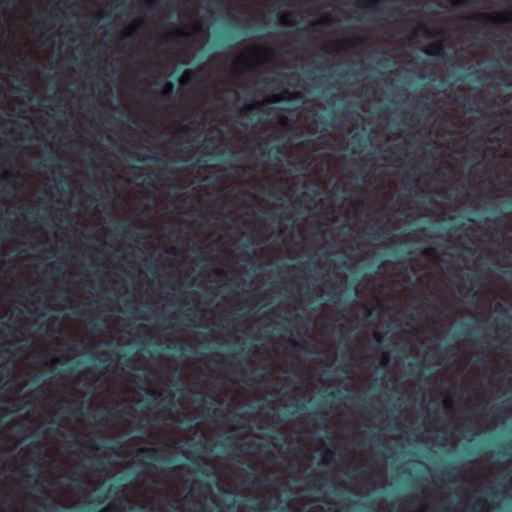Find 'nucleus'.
Here are the masks:
<instances>
[{
  "label": "nucleus",
  "instance_id": "f257e3e1",
  "mask_svg": "<svg viewBox=\"0 0 512 512\" xmlns=\"http://www.w3.org/2000/svg\"><path fill=\"white\" fill-rule=\"evenodd\" d=\"M471 19L479 23H511L512 11H506L498 14L480 12L473 14Z\"/></svg>",
  "mask_w": 512,
  "mask_h": 512
},
{
  "label": "nucleus",
  "instance_id": "f03ea898",
  "mask_svg": "<svg viewBox=\"0 0 512 512\" xmlns=\"http://www.w3.org/2000/svg\"><path fill=\"white\" fill-rule=\"evenodd\" d=\"M114 230L118 235L129 240L133 239V236H136L137 241L144 240L147 238V235L144 233L136 234L132 229V223L127 225L115 224Z\"/></svg>",
  "mask_w": 512,
  "mask_h": 512
},
{
  "label": "nucleus",
  "instance_id": "7ed1b4c3",
  "mask_svg": "<svg viewBox=\"0 0 512 512\" xmlns=\"http://www.w3.org/2000/svg\"><path fill=\"white\" fill-rule=\"evenodd\" d=\"M140 451L141 452L152 451L153 455L150 457V459L153 462L157 463L158 465L167 467L172 463V460L170 458H168L165 455H161L160 451L156 448L144 447V448H141Z\"/></svg>",
  "mask_w": 512,
  "mask_h": 512
},
{
  "label": "nucleus",
  "instance_id": "20e7f679",
  "mask_svg": "<svg viewBox=\"0 0 512 512\" xmlns=\"http://www.w3.org/2000/svg\"><path fill=\"white\" fill-rule=\"evenodd\" d=\"M37 428L34 426V450H33V453H34V494L36 493V477H38V458H39V455H40V448H39V445L37 443ZM34 512H36V510L34 509Z\"/></svg>",
  "mask_w": 512,
  "mask_h": 512
},
{
  "label": "nucleus",
  "instance_id": "39448f33",
  "mask_svg": "<svg viewBox=\"0 0 512 512\" xmlns=\"http://www.w3.org/2000/svg\"><path fill=\"white\" fill-rule=\"evenodd\" d=\"M37 354H38V348H37L36 341L34 340V374H33V377H34V392H36V384L39 382V374L36 371L37 357H38ZM35 397H36V393H34V398ZM36 414H37V406H36V403L34 402V424L37 421V415Z\"/></svg>",
  "mask_w": 512,
  "mask_h": 512
},
{
  "label": "nucleus",
  "instance_id": "423d86ee",
  "mask_svg": "<svg viewBox=\"0 0 512 512\" xmlns=\"http://www.w3.org/2000/svg\"><path fill=\"white\" fill-rule=\"evenodd\" d=\"M185 36V32L183 30H173L168 32L164 36V40L167 43H181L182 38Z\"/></svg>",
  "mask_w": 512,
  "mask_h": 512
},
{
  "label": "nucleus",
  "instance_id": "0eeeda50",
  "mask_svg": "<svg viewBox=\"0 0 512 512\" xmlns=\"http://www.w3.org/2000/svg\"><path fill=\"white\" fill-rule=\"evenodd\" d=\"M444 52V46L441 42H433L428 45L426 53L429 56L438 57Z\"/></svg>",
  "mask_w": 512,
  "mask_h": 512
},
{
  "label": "nucleus",
  "instance_id": "6e6552de",
  "mask_svg": "<svg viewBox=\"0 0 512 512\" xmlns=\"http://www.w3.org/2000/svg\"><path fill=\"white\" fill-rule=\"evenodd\" d=\"M201 146L205 148H209V154L215 155L219 146L215 143L213 137H203L201 140Z\"/></svg>",
  "mask_w": 512,
  "mask_h": 512
},
{
  "label": "nucleus",
  "instance_id": "1a4fd4ad",
  "mask_svg": "<svg viewBox=\"0 0 512 512\" xmlns=\"http://www.w3.org/2000/svg\"><path fill=\"white\" fill-rule=\"evenodd\" d=\"M243 465L246 466V473L249 477H252V480H251V485H254L255 482H256V473L259 472V467L256 463L252 462V461H248V462H243L242 463Z\"/></svg>",
  "mask_w": 512,
  "mask_h": 512
},
{
  "label": "nucleus",
  "instance_id": "9d476101",
  "mask_svg": "<svg viewBox=\"0 0 512 512\" xmlns=\"http://www.w3.org/2000/svg\"><path fill=\"white\" fill-rule=\"evenodd\" d=\"M265 373V367H261L260 369L249 368L244 370V375L251 379H255L258 376H263Z\"/></svg>",
  "mask_w": 512,
  "mask_h": 512
},
{
  "label": "nucleus",
  "instance_id": "9b49d317",
  "mask_svg": "<svg viewBox=\"0 0 512 512\" xmlns=\"http://www.w3.org/2000/svg\"><path fill=\"white\" fill-rule=\"evenodd\" d=\"M284 144H275L270 149V155L274 157L276 160H279L277 155H283L284 154Z\"/></svg>",
  "mask_w": 512,
  "mask_h": 512
},
{
  "label": "nucleus",
  "instance_id": "f8f14e48",
  "mask_svg": "<svg viewBox=\"0 0 512 512\" xmlns=\"http://www.w3.org/2000/svg\"><path fill=\"white\" fill-rule=\"evenodd\" d=\"M141 26V21L137 20L132 23V25L129 28V31L125 33L124 37L129 39L135 38V31L138 30Z\"/></svg>",
  "mask_w": 512,
  "mask_h": 512
},
{
  "label": "nucleus",
  "instance_id": "ddd939ff",
  "mask_svg": "<svg viewBox=\"0 0 512 512\" xmlns=\"http://www.w3.org/2000/svg\"><path fill=\"white\" fill-rule=\"evenodd\" d=\"M49 99L55 101L57 103L58 107H65V108L70 107L69 103L64 98H62L61 96H58L56 94L49 96Z\"/></svg>",
  "mask_w": 512,
  "mask_h": 512
},
{
  "label": "nucleus",
  "instance_id": "4468645a",
  "mask_svg": "<svg viewBox=\"0 0 512 512\" xmlns=\"http://www.w3.org/2000/svg\"><path fill=\"white\" fill-rule=\"evenodd\" d=\"M55 220L59 223H62L66 220H68V215L65 213L63 208H57L56 214H55Z\"/></svg>",
  "mask_w": 512,
  "mask_h": 512
},
{
  "label": "nucleus",
  "instance_id": "2eb2a0df",
  "mask_svg": "<svg viewBox=\"0 0 512 512\" xmlns=\"http://www.w3.org/2000/svg\"><path fill=\"white\" fill-rule=\"evenodd\" d=\"M381 0H359L358 4L361 7H369L374 8L377 7L380 4Z\"/></svg>",
  "mask_w": 512,
  "mask_h": 512
},
{
  "label": "nucleus",
  "instance_id": "dca6fc26",
  "mask_svg": "<svg viewBox=\"0 0 512 512\" xmlns=\"http://www.w3.org/2000/svg\"><path fill=\"white\" fill-rule=\"evenodd\" d=\"M374 338H375L376 342L380 345L385 344V341L387 339H391V337H387V335L385 333L380 332V331L374 332Z\"/></svg>",
  "mask_w": 512,
  "mask_h": 512
},
{
  "label": "nucleus",
  "instance_id": "f3484780",
  "mask_svg": "<svg viewBox=\"0 0 512 512\" xmlns=\"http://www.w3.org/2000/svg\"><path fill=\"white\" fill-rule=\"evenodd\" d=\"M487 508V503L483 499H478L475 506L472 509V512H484V509Z\"/></svg>",
  "mask_w": 512,
  "mask_h": 512
},
{
  "label": "nucleus",
  "instance_id": "a211bd4d",
  "mask_svg": "<svg viewBox=\"0 0 512 512\" xmlns=\"http://www.w3.org/2000/svg\"><path fill=\"white\" fill-rule=\"evenodd\" d=\"M175 90V85L171 81H165L163 84V94L170 95Z\"/></svg>",
  "mask_w": 512,
  "mask_h": 512
},
{
  "label": "nucleus",
  "instance_id": "6ab92c4d",
  "mask_svg": "<svg viewBox=\"0 0 512 512\" xmlns=\"http://www.w3.org/2000/svg\"><path fill=\"white\" fill-rule=\"evenodd\" d=\"M248 63V56L245 54L240 55L234 62V67H243L246 66Z\"/></svg>",
  "mask_w": 512,
  "mask_h": 512
},
{
  "label": "nucleus",
  "instance_id": "aec40b11",
  "mask_svg": "<svg viewBox=\"0 0 512 512\" xmlns=\"http://www.w3.org/2000/svg\"><path fill=\"white\" fill-rule=\"evenodd\" d=\"M291 342L294 346L300 347L302 350H310L311 348V344L307 341L300 342L297 339H293Z\"/></svg>",
  "mask_w": 512,
  "mask_h": 512
},
{
  "label": "nucleus",
  "instance_id": "412c9836",
  "mask_svg": "<svg viewBox=\"0 0 512 512\" xmlns=\"http://www.w3.org/2000/svg\"><path fill=\"white\" fill-rule=\"evenodd\" d=\"M490 214L495 216V221H501L505 217V213L501 209H491Z\"/></svg>",
  "mask_w": 512,
  "mask_h": 512
},
{
  "label": "nucleus",
  "instance_id": "4be33fe9",
  "mask_svg": "<svg viewBox=\"0 0 512 512\" xmlns=\"http://www.w3.org/2000/svg\"><path fill=\"white\" fill-rule=\"evenodd\" d=\"M33 71H34V76H35L36 73L38 72V59L36 56V43L35 42H34V68H33ZM37 93H38L37 88L34 85V99L36 98Z\"/></svg>",
  "mask_w": 512,
  "mask_h": 512
},
{
  "label": "nucleus",
  "instance_id": "5701e85b",
  "mask_svg": "<svg viewBox=\"0 0 512 512\" xmlns=\"http://www.w3.org/2000/svg\"><path fill=\"white\" fill-rule=\"evenodd\" d=\"M130 363H131V359H130V358H128V357H126V356H121V357H119V362H118V364H119L123 369H125V368L129 367Z\"/></svg>",
  "mask_w": 512,
  "mask_h": 512
},
{
  "label": "nucleus",
  "instance_id": "b1692460",
  "mask_svg": "<svg viewBox=\"0 0 512 512\" xmlns=\"http://www.w3.org/2000/svg\"><path fill=\"white\" fill-rule=\"evenodd\" d=\"M147 5L151 10H158L161 7L160 0H148Z\"/></svg>",
  "mask_w": 512,
  "mask_h": 512
},
{
  "label": "nucleus",
  "instance_id": "393cba45",
  "mask_svg": "<svg viewBox=\"0 0 512 512\" xmlns=\"http://www.w3.org/2000/svg\"><path fill=\"white\" fill-rule=\"evenodd\" d=\"M262 54H270V52L266 49V48H263V47H255L254 50H253V55L254 56H260Z\"/></svg>",
  "mask_w": 512,
  "mask_h": 512
},
{
  "label": "nucleus",
  "instance_id": "a878e982",
  "mask_svg": "<svg viewBox=\"0 0 512 512\" xmlns=\"http://www.w3.org/2000/svg\"><path fill=\"white\" fill-rule=\"evenodd\" d=\"M326 415L327 414L325 412L315 411V412H313L312 418L318 419V420H320V422H325L326 421Z\"/></svg>",
  "mask_w": 512,
  "mask_h": 512
},
{
  "label": "nucleus",
  "instance_id": "bb28decb",
  "mask_svg": "<svg viewBox=\"0 0 512 512\" xmlns=\"http://www.w3.org/2000/svg\"><path fill=\"white\" fill-rule=\"evenodd\" d=\"M120 446H121V442H120V440H114V441L111 443V445H110L109 447L117 449V448H119ZM106 447H108V446H107V445H104V444H100V445H98V446L96 447V449H101V448H106Z\"/></svg>",
  "mask_w": 512,
  "mask_h": 512
},
{
  "label": "nucleus",
  "instance_id": "cd10ccee",
  "mask_svg": "<svg viewBox=\"0 0 512 512\" xmlns=\"http://www.w3.org/2000/svg\"><path fill=\"white\" fill-rule=\"evenodd\" d=\"M9 354V350L7 349V343H4L0 347V359H5Z\"/></svg>",
  "mask_w": 512,
  "mask_h": 512
},
{
  "label": "nucleus",
  "instance_id": "c85d7f7f",
  "mask_svg": "<svg viewBox=\"0 0 512 512\" xmlns=\"http://www.w3.org/2000/svg\"><path fill=\"white\" fill-rule=\"evenodd\" d=\"M468 0H451L452 5L455 8L464 7L467 5Z\"/></svg>",
  "mask_w": 512,
  "mask_h": 512
},
{
  "label": "nucleus",
  "instance_id": "c756f323",
  "mask_svg": "<svg viewBox=\"0 0 512 512\" xmlns=\"http://www.w3.org/2000/svg\"><path fill=\"white\" fill-rule=\"evenodd\" d=\"M100 308L103 310V311H110L111 310V305L109 304L108 300L107 299H104L102 300L101 302V305H100Z\"/></svg>",
  "mask_w": 512,
  "mask_h": 512
},
{
  "label": "nucleus",
  "instance_id": "7c9ffc66",
  "mask_svg": "<svg viewBox=\"0 0 512 512\" xmlns=\"http://www.w3.org/2000/svg\"><path fill=\"white\" fill-rule=\"evenodd\" d=\"M110 122L116 125H126V122L124 120L115 116H112L110 118Z\"/></svg>",
  "mask_w": 512,
  "mask_h": 512
},
{
  "label": "nucleus",
  "instance_id": "2f4dec72",
  "mask_svg": "<svg viewBox=\"0 0 512 512\" xmlns=\"http://www.w3.org/2000/svg\"><path fill=\"white\" fill-rule=\"evenodd\" d=\"M335 455V451L329 449L323 459L324 464H328L330 462L331 456Z\"/></svg>",
  "mask_w": 512,
  "mask_h": 512
},
{
  "label": "nucleus",
  "instance_id": "473e14b6",
  "mask_svg": "<svg viewBox=\"0 0 512 512\" xmlns=\"http://www.w3.org/2000/svg\"><path fill=\"white\" fill-rule=\"evenodd\" d=\"M418 31L421 32V34H425L427 36L433 35L432 31L426 26L419 27Z\"/></svg>",
  "mask_w": 512,
  "mask_h": 512
},
{
  "label": "nucleus",
  "instance_id": "72a5a7b5",
  "mask_svg": "<svg viewBox=\"0 0 512 512\" xmlns=\"http://www.w3.org/2000/svg\"><path fill=\"white\" fill-rule=\"evenodd\" d=\"M196 472L201 475V476H208L209 475V472L206 468L202 467V466H199L198 468H196Z\"/></svg>",
  "mask_w": 512,
  "mask_h": 512
},
{
  "label": "nucleus",
  "instance_id": "f704fd0d",
  "mask_svg": "<svg viewBox=\"0 0 512 512\" xmlns=\"http://www.w3.org/2000/svg\"><path fill=\"white\" fill-rule=\"evenodd\" d=\"M228 447H233L235 448L236 447V443L233 442V441H230L229 443L227 444H221V448L219 449L220 451H227V448Z\"/></svg>",
  "mask_w": 512,
  "mask_h": 512
},
{
  "label": "nucleus",
  "instance_id": "c9c22d12",
  "mask_svg": "<svg viewBox=\"0 0 512 512\" xmlns=\"http://www.w3.org/2000/svg\"><path fill=\"white\" fill-rule=\"evenodd\" d=\"M1 325H2L3 329H5V330H9L10 331V330L13 329V323L10 322V321H4V322L1 323Z\"/></svg>",
  "mask_w": 512,
  "mask_h": 512
},
{
  "label": "nucleus",
  "instance_id": "e433bc0d",
  "mask_svg": "<svg viewBox=\"0 0 512 512\" xmlns=\"http://www.w3.org/2000/svg\"><path fill=\"white\" fill-rule=\"evenodd\" d=\"M142 402L144 403V407L149 408V407H151V404L153 402V398L151 396L146 397V398H144L142 400Z\"/></svg>",
  "mask_w": 512,
  "mask_h": 512
},
{
  "label": "nucleus",
  "instance_id": "4c0bfd02",
  "mask_svg": "<svg viewBox=\"0 0 512 512\" xmlns=\"http://www.w3.org/2000/svg\"><path fill=\"white\" fill-rule=\"evenodd\" d=\"M257 108V104L256 103H251V104H247L244 106L243 108V111H253Z\"/></svg>",
  "mask_w": 512,
  "mask_h": 512
},
{
  "label": "nucleus",
  "instance_id": "58836bf2",
  "mask_svg": "<svg viewBox=\"0 0 512 512\" xmlns=\"http://www.w3.org/2000/svg\"><path fill=\"white\" fill-rule=\"evenodd\" d=\"M161 397L163 398H172L173 397V394L170 390H163L160 394Z\"/></svg>",
  "mask_w": 512,
  "mask_h": 512
},
{
  "label": "nucleus",
  "instance_id": "ea45409f",
  "mask_svg": "<svg viewBox=\"0 0 512 512\" xmlns=\"http://www.w3.org/2000/svg\"><path fill=\"white\" fill-rule=\"evenodd\" d=\"M448 191H457V188L454 186H450L449 188H447V191L441 192L442 195L446 196L449 199H452L451 195H446Z\"/></svg>",
  "mask_w": 512,
  "mask_h": 512
},
{
  "label": "nucleus",
  "instance_id": "a19ab883",
  "mask_svg": "<svg viewBox=\"0 0 512 512\" xmlns=\"http://www.w3.org/2000/svg\"><path fill=\"white\" fill-rule=\"evenodd\" d=\"M35 231H36V227L34 226V232ZM36 246H37L36 236L34 235V256H33L34 262L36 261V259H38V255L36 254ZM35 266H36V264L34 263V267Z\"/></svg>",
  "mask_w": 512,
  "mask_h": 512
},
{
  "label": "nucleus",
  "instance_id": "79ce46f5",
  "mask_svg": "<svg viewBox=\"0 0 512 512\" xmlns=\"http://www.w3.org/2000/svg\"><path fill=\"white\" fill-rule=\"evenodd\" d=\"M70 441L74 442V443H76L78 445H81V446L85 445L84 441L79 439V438H77V437H71Z\"/></svg>",
  "mask_w": 512,
  "mask_h": 512
},
{
  "label": "nucleus",
  "instance_id": "37998d69",
  "mask_svg": "<svg viewBox=\"0 0 512 512\" xmlns=\"http://www.w3.org/2000/svg\"><path fill=\"white\" fill-rule=\"evenodd\" d=\"M91 325H92L94 330L101 331V329L98 327L99 326V320L98 319L91 321Z\"/></svg>",
  "mask_w": 512,
  "mask_h": 512
},
{
  "label": "nucleus",
  "instance_id": "c03bdc74",
  "mask_svg": "<svg viewBox=\"0 0 512 512\" xmlns=\"http://www.w3.org/2000/svg\"><path fill=\"white\" fill-rule=\"evenodd\" d=\"M464 281H465V283H469V284H471V283H472V281H473V276H472V274H467V275L465 276V278H464Z\"/></svg>",
  "mask_w": 512,
  "mask_h": 512
},
{
  "label": "nucleus",
  "instance_id": "a18cd8bd",
  "mask_svg": "<svg viewBox=\"0 0 512 512\" xmlns=\"http://www.w3.org/2000/svg\"><path fill=\"white\" fill-rule=\"evenodd\" d=\"M389 364V358L387 355H385L383 358H382V361H381V365L382 366H387Z\"/></svg>",
  "mask_w": 512,
  "mask_h": 512
},
{
  "label": "nucleus",
  "instance_id": "49530a36",
  "mask_svg": "<svg viewBox=\"0 0 512 512\" xmlns=\"http://www.w3.org/2000/svg\"><path fill=\"white\" fill-rule=\"evenodd\" d=\"M306 40L305 36L304 35H299L297 38H296V42L297 43H304Z\"/></svg>",
  "mask_w": 512,
  "mask_h": 512
},
{
  "label": "nucleus",
  "instance_id": "de8ad7c7",
  "mask_svg": "<svg viewBox=\"0 0 512 512\" xmlns=\"http://www.w3.org/2000/svg\"><path fill=\"white\" fill-rule=\"evenodd\" d=\"M250 352H251L250 349L244 348V349H242L241 355L247 357L250 355Z\"/></svg>",
  "mask_w": 512,
  "mask_h": 512
},
{
  "label": "nucleus",
  "instance_id": "09e8293b",
  "mask_svg": "<svg viewBox=\"0 0 512 512\" xmlns=\"http://www.w3.org/2000/svg\"><path fill=\"white\" fill-rule=\"evenodd\" d=\"M144 99H145V101H146L147 103H149V104H150V103H151V101H152V96H151V94H150V93H149V94H146V95L144 96Z\"/></svg>",
  "mask_w": 512,
  "mask_h": 512
},
{
  "label": "nucleus",
  "instance_id": "8fccbe9b",
  "mask_svg": "<svg viewBox=\"0 0 512 512\" xmlns=\"http://www.w3.org/2000/svg\"><path fill=\"white\" fill-rule=\"evenodd\" d=\"M294 98L296 100H301L303 98V95L301 93L297 92V93L294 94Z\"/></svg>",
  "mask_w": 512,
  "mask_h": 512
},
{
  "label": "nucleus",
  "instance_id": "3c124183",
  "mask_svg": "<svg viewBox=\"0 0 512 512\" xmlns=\"http://www.w3.org/2000/svg\"><path fill=\"white\" fill-rule=\"evenodd\" d=\"M63 479H64V480H70V479H73V475H72V474H65V475H63Z\"/></svg>",
  "mask_w": 512,
  "mask_h": 512
},
{
  "label": "nucleus",
  "instance_id": "603ef678",
  "mask_svg": "<svg viewBox=\"0 0 512 512\" xmlns=\"http://www.w3.org/2000/svg\"><path fill=\"white\" fill-rule=\"evenodd\" d=\"M444 404H445V406H446L447 408H452V402H451V401L447 400V401H445V403H444Z\"/></svg>",
  "mask_w": 512,
  "mask_h": 512
},
{
  "label": "nucleus",
  "instance_id": "864d4df0",
  "mask_svg": "<svg viewBox=\"0 0 512 512\" xmlns=\"http://www.w3.org/2000/svg\"><path fill=\"white\" fill-rule=\"evenodd\" d=\"M59 299L62 300V301L71 302L70 298H68L66 296H61V297H59Z\"/></svg>",
  "mask_w": 512,
  "mask_h": 512
},
{
  "label": "nucleus",
  "instance_id": "5fc2aeb1",
  "mask_svg": "<svg viewBox=\"0 0 512 512\" xmlns=\"http://www.w3.org/2000/svg\"><path fill=\"white\" fill-rule=\"evenodd\" d=\"M268 453H269V455L271 456V460H272V461H275V459H276V455H275L273 452H271V451H269Z\"/></svg>",
  "mask_w": 512,
  "mask_h": 512
},
{
  "label": "nucleus",
  "instance_id": "6e6d98bb",
  "mask_svg": "<svg viewBox=\"0 0 512 512\" xmlns=\"http://www.w3.org/2000/svg\"><path fill=\"white\" fill-rule=\"evenodd\" d=\"M477 74V71H471L467 74L468 77H473Z\"/></svg>",
  "mask_w": 512,
  "mask_h": 512
},
{
  "label": "nucleus",
  "instance_id": "4d7b16f0",
  "mask_svg": "<svg viewBox=\"0 0 512 512\" xmlns=\"http://www.w3.org/2000/svg\"><path fill=\"white\" fill-rule=\"evenodd\" d=\"M5 226L6 225H3L0 227V234L4 235L5 234Z\"/></svg>",
  "mask_w": 512,
  "mask_h": 512
},
{
  "label": "nucleus",
  "instance_id": "13d9d810",
  "mask_svg": "<svg viewBox=\"0 0 512 512\" xmlns=\"http://www.w3.org/2000/svg\"><path fill=\"white\" fill-rule=\"evenodd\" d=\"M130 510H131L130 508L129 509L128 508H124V507L120 508L121 512H129Z\"/></svg>",
  "mask_w": 512,
  "mask_h": 512
},
{
  "label": "nucleus",
  "instance_id": "bf43d9fd",
  "mask_svg": "<svg viewBox=\"0 0 512 512\" xmlns=\"http://www.w3.org/2000/svg\"><path fill=\"white\" fill-rule=\"evenodd\" d=\"M107 360H108V359H106V358H105V359L100 358V359H99V363H100V364H105V363L107 362Z\"/></svg>",
  "mask_w": 512,
  "mask_h": 512
},
{
  "label": "nucleus",
  "instance_id": "052dcab7",
  "mask_svg": "<svg viewBox=\"0 0 512 512\" xmlns=\"http://www.w3.org/2000/svg\"><path fill=\"white\" fill-rule=\"evenodd\" d=\"M416 316H418V314H417V313H411V314H410V318H411V319H415V318H416Z\"/></svg>",
  "mask_w": 512,
  "mask_h": 512
},
{
  "label": "nucleus",
  "instance_id": "680f3d73",
  "mask_svg": "<svg viewBox=\"0 0 512 512\" xmlns=\"http://www.w3.org/2000/svg\"><path fill=\"white\" fill-rule=\"evenodd\" d=\"M151 173L154 175L155 178H157L159 176L158 172L155 170H153Z\"/></svg>",
  "mask_w": 512,
  "mask_h": 512
},
{
  "label": "nucleus",
  "instance_id": "e2e57ef3",
  "mask_svg": "<svg viewBox=\"0 0 512 512\" xmlns=\"http://www.w3.org/2000/svg\"><path fill=\"white\" fill-rule=\"evenodd\" d=\"M340 300H341V298H340V297H338V295H335V296L333 297V301H340Z\"/></svg>",
  "mask_w": 512,
  "mask_h": 512
},
{
  "label": "nucleus",
  "instance_id": "0e129e2a",
  "mask_svg": "<svg viewBox=\"0 0 512 512\" xmlns=\"http://www.w3.org/2000/svg\"><path fill=\"white\" fill-rule=\"evenodd\" d=\"M51 423L57 425V426H60V421H55V420H52Z\"/></svg>",
  "mask_w": 512,
  "mask_h": 512
},
{
  "label": "nucleus",
  "instance_id": "69168bd1",
  "mask_svg": "<svg viewBox=\"0 0 512 512\" xmlns=\"http://www.w3.org/2000/svg\"><path fill=\"white\" fill-rule=\"evenodd\" d=\"M179 350H180V351H182V352H184V351H187V348H186V347H184V346H181V347H179Z\"/></svg>",
  "mask_w": 512,
  "mask_h": 512
},
{
  "label": "nucleus",
  "instance_id": "338daca9",
  "mask_svg": "<svg viewBox=\"0 0 512 512\" xmlns=\"http://www.w3.org/2000/svg\"><path fill=\"white\" fill-rule=\"evenodd\" d=\"M179 82H180L181 84H185V83H186V80H185L184 78H180V79H179Z\"/></svg>",
  "mask_w": 512,
  "mask_h": 512
},
{
  "label": "nucleus",
  "instance_id": "774afa93",
  "mask_svg": "<svg viewBox=\"0 0 512 512\" xmlns=\"http://www.w3.org/2000/svg\"><path fill=\"white\" fill-rule=\"evenodd\" d=\"M148 266L149 267H153L154 266L153 262L152 261H148Z\"/></svg>",
  "mask_w": 512,
  "mask_h": 512
}]
</instances>
